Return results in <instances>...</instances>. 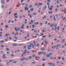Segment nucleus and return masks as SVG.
Wrapping results in <instances>:
<instances>
[{
  "instance_id": "nucleus-1",
  "label": "nucleus",
  "mask_w": 66,
  "mask_h": 66,
  "mask_svg": "<svg viewBox=\"0 0 66 66\" xmlns=\"http://www.w3.org/2000/svg\"><path fill=\"white\" fill-rule=\"evenodd\" d=\"M1 2L2 4H4V3H5V2H4V1L3 0L1 1Z\"/></svg>"
},
{
  "instance_id": "nucleus-2",
  "label": "nucleus",
  "mask_w": 66,
  "mask_h": 66,
  "mask_svg": "<svg viewBox=\"0 0 66 66\" xmlns=\"http://www.w3.org/2000/svg\"><path fill=\"white\" fill-rule=\"evenodd\" d=\"M25 59V58H21L20 60V61H23Z\"/></svg>"
},
{
  "instance_id": "nucleus-3",
  "label": "nucleus",
  "mask_w": 66,
  "mask_h": 66,
  "mask_svg": "<svg viewBox=\"0 0 66 66\" xmlns=\"http://www.w3.org/2000/svg\"><path fill=\"white\" fill-rule=\"evenodd\" d=\"M30 45H31L32 46V48H34V45L32 43H30Z\"/></svg>"
},
{
  "instance_id": "nucleus-4",
  "label": "nucleus",
  "mask_w": 66,
  "mask_h": 66,
  "mask_svg": "<svg viewBox=\"0 0 66 66\" xmlns=\"http://www.w3.org/2000/svg\"><path fill=\"white\" fill-rule=\"evenodd\" d=\"M46 56L47 57H50V55L49 54H47Z\"/></svg>"
},
{
  "instance_id": "nucleus-5",
  "label": "nucleus",
  "mask_w": 66,
  "mask_h": 66,
  "mask_svg": "<svg viewBox=\"0 0 66 66\" xmlns=\"http://www.w3.org/2000/svg\"><path fill=\"white\" fill-rule=\"evenodd\" d=\"M44 42H45V44H46V45L48 44V43L47 42L46 40H44Z\"/></svg>"
},
{
  "instance_id": "nucleus-6",
  "label": "nucleus",
  "mask_w": 66,
  "mask_h": 66,
  "mask_svg": "<svg viewBox=\"0 0 66 66\" xmlns=\"http://www.w3.org/2000/svg\"><path fill=\"white\" fill-rule=\"evenodd\" d=\"M27 9H28V7H27V6L25 7V11H27Z\"/></svg>"
},
{
  "instance_id": "nucleus-7",
  "label": "nucleus",
  "mask_w": 66,
  "mask_h": 66,
  "mask_svg": "<svg viewBox=\"0 0 66 66\" xmlns=\"http://www.w3.org/2000/svg\"><path fill=\"white\" fill-rule=\"evenodd\" d=\"M13 46H17V44H12Z\"/></svg>"
},
{
  "instance_id": "nucleus-8",
  "label": "nucleus",
  "mask_w": 66,
  "mask_h": 66,
  "mask_svg": "<svg viewBox=\"0 0 66 66\" xmlns=\"http://www.w3.org/2000/svg\"><path fill=\"white\" fill-rule=\"evenodd\" d=\"M9 63H10L8 62H6V64H7V66H9V65H10V64H9Z\"/></svg>"
},
{
  "instance_id": "nucleus-9",
  "label": "nucleus",
  "mask_w": 66,
  "mask_h": 66,
  "mask_svg": "<svg viewBox=\"0 0 66 66\" xmlns=\"http://www.w3.org/2000/svg\"><path fill=\"white\" fill-rule=\"evenodd\" d=\"M35 25H37V24H38V22H37L36 23V22H35Z\"/></svg>"
},
{
  "instance_id": "nucleus-10",
  "label": "nucleus",
  "mask_w": 66,
  "mask_h": 66,
  "mask_svg": "<svg viewBox=\"0 0 66 66\" xmlns=\"http://www.w3.org/2000/svg\"><path fill=\"white\" fill-rule=\"evenodd\" d=\"M55 65V63H52V66H54Z\"/></svg>"
},
{
  "instance_id": "nucleus-11",
  "label": "nucleus",
  "mask_w": 66,
  "mask_h": 66,
  "mask_svg": "<svg viewBox=\"0 0 66 66\" xmlns=\"http://www.w3.org/2000/svg\"><path fill=\"white\" fill-rule=\"evenodd\" d=\"M32 56H30L29 57V59H32Z\"/></svg>"
},
{
  "instance_id": "nucleus-12",
  "label": "nucleus",
  "mask_w": 66,
  "mask_h": 66,
  "mask_svg": "<svg viewBox=\"0 0 66 66\" xmlns=\"http://www.w3.org/2000/svg\"><path fill=\"white\" fill-rule=\"evenodd\" d=\"M52 63H48V65H52Z\"/></svg>"
},
{
  "instance_id": "nucleus-13",
  "label": "nucleus",
  "mask_w": 66,
  "mask_h": 66,
  "mask_svg": "<svg viewBox=\"0 0 66 66\" xmlns=\"http://www.w3.org/2000/svg\"><path fill=\"white\" fill-rule=\"evenodd\" d=\"M1 7L2 8H3V9L4 8V6L3 5H2L1 6Z\"/></svg>"
},
{
  "instance_id": "nucleus-14",
  "label": "nucleus",
  "mask_w": 66,
  "mask_h": 66,
  "mask_svg": "<svg viewBox=\"0 0 66 66\" xmlns=\"http://www.w3.org/2000/svg\"><path fill=\"white\" fill-rule=\"evenodd\" d=\"M37 47H39V44H37Z\"/></svg>"
},
{
  "instance_id": "nucleus-15",
  "label": "nucleus",
  "mask_w": 66,
  "mask_h": 66,
  "mask_svg": "<svg viewBox=\"0 0 66 66\" xmlns=\"http://www.w3.org/2000/svg\"><path fill=\"white\" fill-rule=\"evenodd\" d=\"M25 60L26 61H27V60H29V59L28 58H25Z\"/></svg>"
},
{
  "instance_id": "nucleus-16",
  "label": "nucleus",
  "mask_w": 66,
  "mask_h": 66,
  "mask_svg": "<svg viewBox=\"0 0 66 66\" xmlns=\"http://www.w3.org/2000/svg\"><path fill=\"white\" fill-rule=\"evenodd\" d=\"M15 30L16 31H17V32H18V30H17V27H15Z\"/></svg>"
},
{
  "instance_id": "nucleus-17",
  "label": "nucleus",
  "mask_w": 66,
  "mask_h": 66,
  "mask_svg": "<svg viewBox=\"0 0 66 66\" xmlns=\"http://www.w3.org/2000/svg\"><path fill=\"white\" fill-rule=\"evenodd\" d=\"M47 2H49L50 3H51V1L50 0H48L47 1Z\"/></svg>"
},
{
  "instance_id": "nucleus-18",
  "label": "nucleus",
  "mask_w": 66,
  "mask_h": 66,
  "mask_svg": "<svg viewBox=\"0 0 66 66\" xmlns=\"http://www.w3.org/2000/svg\"><path fill=\"white\" fill-rule=\"evenodd\" d=\"M32 56H33V57H35V54H33Z\"/></svg>"
},
{
  "instance_id": "nucleus-19",
  "label": "nucleus",
  "mask_w": 66,
  "mask_h": 66,
  "mask_svg": "<svg viewBox=\"0 0 66 66\" xmlns=\"http://www.w3.org/2000/svg\"><path fill=\"white\" fill-rule=\"evenodd\" d=\"M5 27V28H8L9 27H8V26L7 25Z\"/></svg>"
},
{
  "instance_id": "nucleus-20",
  "label": "nucleus",
  "mask_w": 66,
  "mask_h": 66,
  "mask_svg": "<svg viewBox=\"0 0 66 66\" xmlns=\"http://www.w3.org/2000/svg\"><path fill=\"white\" fill-rule=\"evenodd\" d=\"M42 61H46V60L45 59H42Z\"/></svg>"
},
{
  "instance_id": "nucleus-21",
  "label": "nucleus",
  "mask_w": 66,
  "mask_h": 66,
  "mask_svg": "<svg viewBox=\"0 0 66 66\" xmlns=\"http://www.w3.org/2000/svg\"><path fill=\"white\" fill-rule=\"evenodd\" d=\"M62 59L63 60V61H65V60H64V57H62Z\"/></svg>"
},
{
  "instance_id": "nucleus-22",
  "label": "nucleus",
  "mask_w": 66,
  "mask_h": 66,
  "mask_svg": "<svg viewBox=\"0 0 66 66\" xmlns=\"http://www.w3.org/2000/svg\"><path fill=\"white\" fill-rule=\"evenodd\" d=\"M47 5H50L49 3V2L47 3Z\"/></svg>"
},
{
  "instance_id": "nucleus-23",
  "label": "nucleus",
  "mask_w": 66,
  "mask_h": 66,
  "mask_svg": "<svg viewBox=\"0 0 66 66\" xmlns=\"http://www.w3.org/2000/svg\"><path fill=\"white\" fill-rule=\"evenodd\" d=\"M33 11V9L32 8L31 9L30 11H31V12H32V11Z\"/></svg>"
},
{
  "instance_id": "nucleus-24",
  "label": "nucleus",
  "mask_w": 66,
  "mask_h": 66,
  "mask_svg": "<svg viewBox=\"0 0 66 66\" xmlns=\"http://www.w3.org/2000/svg\"><path fill=\"white\" fill-rule=\"evenodd\" d=\"M17 15V13H15L14 14V16H16V15Z\"/></svg>"
},
{
  "instance_id": "nucleus-25",
  "label": "nucleus",
  "mask_w": 66,
  "mask_h": 66,
  "mask_svg": "<svg viewBox=\"0 0 66 66\" xmlns=\"http://www.w3.org/2000/svg\"><path fill=\"white\" fill-rule=\"evenodd\" d=\"M35 63H36V62H32V63L33 64H35Z\"/></svg>"
},
{
  "instance_id": "nucleus-26",
  "label": "nucleus",
  "mask_w": 66,
  "mask_h": 66,
  "mask_svg": "<svg viewBox=\"0 0 66 66\" xmlns=\"http://www.w3.org/2000/svg\"><path fill=\"white\" fill-rule=\"evenodd\" d=\"M6 50H7V51H9V50H10L9 48H7L6 49Z\"/></svg>"
},
{
  "instance_id": "nucleus-27",
  "label": "nucleus",
  "mask_w": 66,
  "mask_h": 66,
  "mask_svg": "<svg viewBox=\"0 0 66 66\" xmlns=\"http://www.w3.org/2000/svg\"><path fill=\"white\" fill-rule=\"evenodd\" d=\"M39 4L40 5L41 4L42 5H43V4H42V3H39Z\"/></svg>"
},
{
  "instance_id": "nucleus-28",
  "label": "nucleus",
  "mask_w": 66,
  "mask_h": 66,
  "mask_svg": "<svg viewBox=\"0 0 66 66\" xmlns=\"http://www.w3.org/2000/svg\"><path fill=\"white\" fill-rule=\"evenodd\" d=\"M48 23V22L47 21H46L45 22V24H46L47 23Z\"/></svg>"
},
{
  "instance_id": "nucleus-29",
  "label": "nucleus",
  "mask_w": 66,
  "mask_h": 66,
  "mask_svg": "<svg viewBox=\"0 0 66 66\" xmlns=\"http://www.w3.org/2000/svg\"><path fill=\"white\" fill-rule=\"evenodd\" d=\"M32 28H34L35 27V25H33L32 26Z\"/></svg>"
},
{
  "instance_id": "nucleus-30",
  "label": "nucleus",
  "mask_w": 66,
  "mask_h": 66,
  "mask_svg": "<svg viewBox=\"0 0 66 66\" xmlns=\"http://www.w3.org/2000/svg\"><path fill=\"white\" fill-rule=\"evenodd\" d=\"M2 57L3 59H6V57H5V56H3V57Z\"/></svg>"
},
{
  "instance_id": "nucleus-31",
  "label": "nucleus",
  "mask_w": 66,
  "mask_h": 66,
  "mask_svg": "<svg viewBox=\"0 0 66 66\" xmlns=\"http://www.w3.org/2000/svg\"><path fill=\"white\" fill-rule=\"evenodd\" d=\"M42 66H45V63H44L42 64Z\"/></svg>"
},
{
  "instance_id": "nucleus-32",
  "label": "nucleus",
  "mask_w": 66,
  "mask_h": 66,
  "mask_svg": "<svg viewBox=\"0 0 66 66\" xmlns=\"http://www.w3.org/2000/svg\"><path fill=\"white\" fill-rule=\"evenodd\" d=\"M11 20H10L9 21H8V22L9 23H11Z\"/></svg>"
},
{
  "instance_id": "nucleus-33",
  "label": "nucleus",
  "mask_w": 66,
  "mask_h": 66,
  "mask_svg": "<svg viewBox=\"0 0 66 66\" xmlns=\"http://www.w3.org/2000/svg\"><path fill=\"white\" fill-rule=\"evenodd\" d=\"M44 35V34L42 33V34H41V35H40V36H43V35Z\"/></svg>"
},
{
  "instance_id": "nucleus-34",
  "label": "nucleus",
  "mask_w": 66,
  "mask_h": 66,
  "mask_svg": "<svg viewBox=\"0 0 66 66\" xmlns=\"http://www.w3.org/2000/svg\"><path fill=\"white\" fill-rule=\"evenodd\" d=\"M42 54V52H39V54Z\"/></svg>"
},
{
  "instance_id": "nucleus-35",
  "label": "nucleus",
  "mask_w": 66,
  "mask_h": 66,
  "mask_svg": "<svg viewBox=\"0 0 66 66\" xmlns=\"http://www.w3.org/2000/svg\"><path fill=\"white\" fill-rule=\"evenodd\" d=\"M34 32H37V30H35L34 31Z\"/></svg>"
},
{
  "instance_id": "nucleus-36",
  "label": "nucleus",
  "mask_w": 66,
  "mask_h": 66,
  "mask_svg": "<svg viewBox=\"0 0 66 66\" xmlns=\"http://www.w3.org/2000/svg\"><path fill=\"white\" fill-rule=\"evenodd\" d=\"M49 9L50 10H52V8H50Z\"/></svg>"
},
{
  "instance_id": "nucleus-37",
  "label": "nucleus",
  "mask_w": 66,
  "mask_h": 66,
  "mask_svg": "<svg viewBox=\"0 0 66 66\" xmlns=\"http://www.w3.org/2000/svg\"><path fill=\"white\" fill-rule=\"evenodd\" d=\"M41 50H45V49H43L41 48Z\"/></svg>"
},
{
  "instance_id": "nucleus-38",
  "label": "nucleus",
  "mask_w": 66,
  "mask_h": 66,
  "mask_svg": "<svg viewBox=\"0 0 66 66\" xmlns=\"http://www.w3.org/2000/svg\"><path fill=\"white\" fill-rule=\"evenodd\" d=\"M1 47H2H2H4V46H3V45H1Z\"/></svg>"
},
{
  "instance_id": "nucleus-39",
  "label": "nucleus",
  "mask_w": 66,
  "mask_h": 66,
  "mask_svg": "<svg viewBox=\"0 0 66 66\" xmlns=\"http://www.w3.org/2000/svg\"><path fill=\"white\" fill-rule=\"evenodd\" d=\"M59 60H61V57H59Z\"/></svg>"
},
{
  "instance_id": "nucleus-40",
  "label": "nucleus",
  "mask_w": 66,
  "mask_h": 66,
  "mask_svg": "<svg viewBox=\"0 0 66 66\" xmlns=\"http://www.w3.org/2000/svg\"><path fill=\"white\" fill-rule=\"evenodd\" d=\"M24 52H27V50H24Z\"/></svg>"
},
{
  "instance_id": "nucleus-41",
  "label": "nucleus",
  "mask_w": 66,
  "mask_h": 66,
  "mask_svg": "<svg viewBox=\"0 0 66 66\" xmlns=\"http://www.w3.org/2000/svg\"><path fill=\"white\" fill-rule=\"evenodd\" d=\"M21 29H24V27L21 26Z\"/></svg>"
},
{
  "instance_id": "nucleus-42",
  "label": "nucleus",
  "mask_w": 66,
  "mask_h": 66,
  "mask_svg": "<svg viewBox=\"0 0 66 66\" xmlns=\"http://www.w3.org/2000/svg\"><path fill=\"white\" fill-rule=\"evenodd\" d=\"M55 28H57L56 27H57V25H56V24L55 25Z\"/></svg>"
},
{
  "instance_id": "nucleus-43",
  "label": "nucleus",
  "mask_w": 66,
  "mask_h": 66,
  "mask_svg": "<svg viewBox=\"0 0 66 66\" xmlns=\"http://www.w3.org/2000/svg\"><path fill=\"white\" fill-rule=\"evenodd\" d=\"M12 9H13V8H12L9 10V11H12Z\"/></svg>"
},
{
  "instance_id": "nucleus-44",
  "label": "nucleus",
  "mask_w": 66,
  "mask_h": 66,
  "mask_svg": "<svg viewBox=\"0 0 66 66\" xmlns=\"http://www.w3.org/2000/svg\"><path fill=\"white\" fill-rule=\"evenodd\" d=\"M51 36V35H50L48 36V37H50Z\"/></svg>"
},
{
  "instance_id": "nucleus-45",
  "label": "nucleus",
  "mask_w": 66,
  "mask_h": 66,
  "mask_svg": "<svg viewBox=\"0 0 66 66\" xmlns=\"http://www.w3.org/2000/svg\"><path fill=\"white\" fill-rule=\"evenodd\" d=\"M23 54H26V52H24L23 53Z\"/></svg>"
},
{
  "instance_id": "nucleus-46",
  "label": "nucleus",
  "mask_w": 66,
  "mask_h": 66,
  "mask_svg": "<svg viewBox=\"0 0 66 66\" xmlns=\"http://www.w3.org/2000/svg\"><path fill=\"white\" fill-rule=\"evenodd\" d=\"M11 13H12V11L9 12V15H10V14H11Z\"/></svg>"
},
{
  "instance_id": "nucleus-47",
  "label": "nucleus",
  "mask_w": 66,
  "mask_h": 66,
  "mask_svg": "<svg viewBox=\"0 0 66 66\" xmlns=\"http://www.w3.org/2000/svg\"><path fill=\"white\" fill-rule=\"evenodd\" d=\"M28 49H29V50L31 49V48H30L29 47H28Z\"/></svg>"
},
{
  "instance_id": "nucleus-48",
  "label": "nucleus",
  "mask_w": 66,
  "mask_h": 66,
  "mask_svg": "<svg viewBox=\"0 0 66 66\" xmlns=\"http://www.w3.org/2000/svg\"><path fill=\"white\" fill-rule=\"evenodd\" d=\"M42 31H43V32H45V30H42Z\"/></svg>"
},
{
  "instance_id": "nucleus-49",
  "label": "nucleus",
  "mask_w": 66,
  "mask_h": 66,
  "mask_svg": "<svg viewBox=\"0 0 66 66\" xmlns=\"http://www.w3.org/2000/svg\"><path fill=\"white\" fill-rule=\"evenodd\" d=\"M60 62V61H58V62H56L57 64H58L59 62Z\"/></svg>"
},
{
  "instance_id": "nucleus-50",
  "label": "nucleus",
  "mask_w": 66,
  "mask_h": 66,
  "mask_svg": "<svg viewBox=\"0 0 66 66\" xmlns=\"http://www.w3.org/2000/svg\"><path fill=\"white\" fill-rule=\"evenodd\" d=\"M59 26H58L57 28V30H59Z\"/></svg>"
},
{
  "instance_id": "nucleus-51",
  "label": "nucleus",
  "mask_w": 66,
  "mask_h": 66,
  "mask_svg": "<svg viewBox=\"0 0 66 66\" xmlns=\"http://www.w3.org/2000/svg\"><path fill=\"white\" fill-rule=\"evenodd\" d=\"M40 25H43V23H40Z\"/></svg>"
},
{
  "instance_id": "nucleus-52",
  "label": "nucleus",
  "mask_w": 66,
  "mask_h": 66,
  "mask_svg": "<svg viewBox=\"0 0 66 66\" xmlns=\"http://www.w3.org/2000/svg\"><path fill=\"white\" fill-rule=\"evenodd\" d=\"M62 41L63 42H65V40H64V39H63L62 40Z\"/></svg>"
},
{
  "instance_id": "nucleus-53",
  "label": "nucleus",
  "mask_w": 66,
  "mask_h": 66,
  "mask_svg": "<svg viewBox=\"0 0 66 66\" xmlns=\"http://www.w3.org/2000/svg\"><path fill=\"white\" fill-rule=\"evenodd\" d=\"M24 47L25 49L26 48V45H25V46H24Z\"/></svg>"
},
{
  "instance_id": "nucleus-54",
  "label": "nucleus",
  "mask_w": 66,
  "mask_h": 66,
  "mask_svg": "<svg viewBox=\"0 0 66 66\" xmlns=\"http://www.w3.org/2000/svg\"><path fill=\"white\" fill-rule=\"evenodd\" d=\"M54 20H55V21H56V19H55V18L54 17Z\"/></svg>"
},
{
  "instance_id": "nucleus-55",
  "label": "nucleus",
  "mask_w": 66,
  "mask_h": 66,
  "mask_svg": "<svg viewBox=\"0 0 66 66\" xmlns=\"http://www.w3.org/2000/svg\"><path fill=\"white\" fill-rule=\"evenodd\" d=\"M37 3H36L35 4V6H36L37 5Z\"/></svg>"
},
{
  "instance_id": "nucleus-56",
  "label": "nucleus",
  "mask_w": 66,
  "mask_h": 66,
  "mask_svg": "<svg viewBox=\"0 0 66 66\" xmlns=\"http://www.w3.org/2000/svg\"><path fill=\"white\" fill-rule=\"evenodd\" d=\"M57 11V9H56L55 10V12H56Z\"/></svg>"
},
{
  "instance_id": "nucleus-57",
  "label": "nucleus",
  "mask_w": 66,
  "mask_h": 66,
  "mask_svg": "<svg viewBox=\"0 0 66 66\" xmlns=\"http://www.w3.org/2000/svg\"><path fill=\"white\" fill-rule=\"evenodd\" d=\"M54 26V23H53L52 24V26Z\"/></svg>"
},
{
  "instance_id": "nucleus-58",
  "label": "nucleus",
  "mask_w": 66,
  "mask_h": 66,
  "mask_svg": "<svg viewBox=\"0 0 66 66\" xmlns=\"http://www.w3.org/2000/svg\"><path fill=\"white\" fill-rule=\"evenodd\" d=\"M31 22L32 23H33V22L32 20H31Z\"/></svg>"
},
{
  "instance_id": "nucleus-59",
  "label": "nucleus",
  "mask_w": 66,
  "mask_h": 66,
  "mask_svg": "<svg viewBox=\"0 0 66 66\" xmlns=\"http://www.w3.org/2000/svg\"><path fill=\"white\" fill-rule=\"evenodd\" d=\"M46 54V53H45L44 52L43 53V54H44V55H45Z\"/></svg>"
},
{
  "instance_id": "nucleus-60",
  "label": "nucleus",
  "mask_w": 66,
  "mask_h": 66,
  "mask_svg": "<svg viewBox=\"0 0 66 66\" xmlns=\"http://www.w3.org/2000/svg\"><path fill=\"white\" fill-rule=\"evenodd\" d=\"M9 62H12V60H10V61H9Z\"/></svg>"
},
{
  "instance_id": "nucleus-61",
  "label": "nucleus",
  "mask_w": 66,
  "mask_h": 66,
  "mask_svg": "<svg viewBox=\"0 0 66 66\" xmlns=\"http://www.w3.org/2000/svg\"><path fill=\"white\" fill-rule=\"evenodd\" d=\"M14 18H17V16H14Z\"/></svg>"
},
{
  "instance_id": "nucleus-62",
  "label": "nucleus",
  "mask_w": 66,
  "mask_h": 66,
  "mask_svg": "<svg viewBox=\"0 0 66 66\" xmlns=\"http://www.w3.org/2000/svg\"><path fill=\"white\" fill-rule=\"evenodd\" d=\"M27 28L28 29V28H29V26H27Z\"/></svg>"
},
{
  "instance_id": "nucleus-63",
  "label": "nucleus",
  "mask_w": 66,
  "mask_h": 66,
  "mask_svg": "<svg viewBox=\"0 0 66 66\" xmlns=\"http://www.w3.org/2000/svg\"><path fill=\"white\" fill-rule=\"evenodd\" d=\"M56 29H57V28H55L54 29V30H56Z\"/></svg>"
},
{
  "instance_id": "nucleus-64",
  "label": "nucleus",
  "mask_w": 66,
  "mask_h": 66,
  "mask_svg": "<svg viewBox=\"0 0 66 66\" xmlns=\"http://www.w3.org/2000/svg\"><path fill=\"white\" fill-rule=\"evenodd\" d=\"M64 13H66V10H65V11H64Z\"/></svg>"
}]
</instances>
